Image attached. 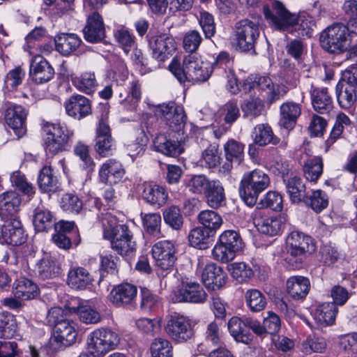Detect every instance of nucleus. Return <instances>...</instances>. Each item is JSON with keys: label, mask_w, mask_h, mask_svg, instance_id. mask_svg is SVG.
Listing matches in <instances>:
<instances>
[{"label": "nucleus", "mask_w": 357, "mask_h": 357, "mask_svg": "<svg viewBox=\"0 0 357 357\" xmlns=\"http://www.w3.org/2000/svg\"><path fill=\"white\" fill-rule=\"evenodd\" d=\"M114 36L126 54L135 47V38L134 35L124 27L115 30Z\"/></svg>", "instance_id": "0e129e2a"}, {"label": "nucleus", "mask_w": 357, "mask_h": 357, "mask_svg": "<svg viewBox=\"0 0 357 357\" xmlns=\"http://www.w3.org/2000/svg\"><path fill=\"white\" fill-rule=\"evenodd\" d=\"M206 202L212 208L220 207L225 199L224 188L219 181L213 180L208 189L204 192Z\"/></svg>", "instance_id": "a19ab883"}, {"label": "nucleus", "mask_w": 357, "mask_h": 357, "mask_svg": "<svg viewBox=\"0 0 357 357\" xmlns=\"http://www.w3.org/2000/svg\"><path fill=\"white\" fill-rule=\"evenodd\" d=\"M66 309L70 313H75L79 315L80 321L86 324H96L100 320V315L93 308L80 305L79 299L72 298L71 301L66 305Z\"/></svg>", "instance_id": "cd10ccee"}, {"label": "nucleus", "mask_w": 357, "mask_h": 357, "mask_svg": "<svg viewBox=\"0 0 357 357\" xmlns=\"http://www.w3.org/2000/svg\"><path fill=\"white\" fill-rule=\"evenodd\" d=\"M151 254L156 266L162 270H169L173 267L176 260V248L170 241H160L155 243Z\"/></svg>", "instance_id": "a211bd4d"}, {"label": "nucleus", "mask_w": 357, "mask_h": 357, "mask_svg": "<svg viewBox=\"0 0 357 357\" xmlns=\"http://www.w3.org/2000/svg\"><path fill=\"white\" fill-rule=\"evenodd\" d=\"M120 342L118 333L108 328H100L87 337V349L93 357H98L115 349Z\"/></svg>", "instance_id": "9b49d317"}, {"label": "nucleus", "mask_w": 357, "mask_h": 357, "mask_svg": "<svg viewBox=\"0 0 357 357\" xmlns=\"http://www.w3.org/2000/svg\"><path fill=\"white\" fill-rule=\"evenodd\" d=\"M254 222L259 231L270 236L278 234L284 227L280 218H263L258 213H255Z\"/></svg>", "instance_id": "f704fd0d"}, {"label": "nucleus", "mask_w": 357, "mask_h": 357, "mask_svg": "<svg viewBox=\"0 0 357 357\" xmlns=\"http://www.w3.org/2000/svg\"><path fill=\"white\" fill-rule=\"evenodd\" d=\"M155 114L158 119L166 121L173 129H177V126L180 128L186 120L183 107L174 102L158 105L155 108Z\"/></svg>", "instance_id": "6ab92c4d"}, {"label": "nucleus", "mask_w": 357, "mask_h": 357, "mask_svg": "<svg viewBox=\"0 0 357 357\" xmlns=\"http://www.w3.org/2000/svg\"><path fill=\"white\" fill-rule=\"evenodd\" d=\"M160 304V301L157 296L148 289H142L140 308L142 311L144 312L153 311L159 307Z\"/></svg>", "instance_id": "774afa93"}, {"label": "nucleus", "mask_w": 357, "mask_h": 357, "mask_svg": "<svg viewBox=\"0 0 357 357\" xmlns=\"http://www.w3.org/2000/svg\"><path fill=\"white\" fill-rule=\"evenodd\" d=\"M36 266L38 274L43 279L54 277L59 273L60 270L56 261L50 256H47L42 259Z\"/></svg>", "instance_id": "4d7b16f0"}, {"label": "nucleus", "mask_w": 357, "mask_h": 357, "mask_svg": "<svg viewBox=\"0 0 357 357\" xmlns=\"http://www.w3.org/2000/svg\"><path fill=\"white\" fill-rule=\"evenodd\" d=\"M7 125L13 130L17 139L22 136V107L15 105L7 109L5 116Z\"/></svg>", "instance_id": "37998d69"}, {"label": "nucleus", "mask_w": 357, "mask_h": 357, "mask_svg": "<svg viewBox=\"0 0 357 357\" xmlns=\"http://www.w3.org/2000/svg\"><path fill=\"white\" fill-rule=\"evenodd\" d=\"M56 218L47 209L37 208L35 211L33 224L37 231H45L55 227Z\"/></svg>", "instance_id": "a18cd8bd"}, {"label": "nucleus", "mask_w": 357, "mask_h": 357, "mask_svg": "<svg viewBox=\"0 0 357 357\" xmlns=\"http://www.w3.org/2000/svg\"><path fill=\"white\" fill-rule=\"evenodd\" d=\"M319 42L321 47L328 52H343L350 43L349 28L343 23L334 22L322 31Z\"/></svg>", "instance_id": "39448f33"}, {"label": "nucleus", "mask_w": 357, "mask_h": 357, "mask_svg": "<svg viewBox=\"0 0 357 357\" xmlns=\"http://www.w3.org/2000/svg\"><path fill=\"white\" fill-rule=\"evenodd\" d=\"M286 288L288 295L294 300H303L310 291V282L307 278L292 276L287 280Z\"/></svg>", "instance_id": "bb28decb"}, {"label": "nucleus", "mask_w": 357, "mask_h": 357, "mask_svg": "<svg viewBox=\"0 0 357 357\" xmlns=\"http://www.w3.org/2000/svg\"><path fill=\"white\" fill-rule=\"evenodd\" d=\"M243 319L231 317L228 322V330L236 342L245 344H250L253 339L252 335L244 330Z\"/></svg>", "instance_id": "ea45409f"}, {"label": "nucleus", "mask_w": 357, "mask_h": 357, "mask_svg": "<svg viewBox=\"0 0 357 357\" xmlns=\"http://www.w3.org/2000/svg\"><path fill=\"white\" fill-rule=\"evenodd\" d=\"M304 175L307 180L317 182L323 172V161L320 157H314L306 161L303 167Z\"/></svg>", "instance_id": "6e6d98bb"}, {"label": "nucleus", "mask_w": 357, "mask_h": 357, "mask_svg": "<svg viewBox=\"0 0 357 357\" xmlns=\"http://www.w3.org/2000/svg\"><path fill=\"white\" fill-rule=\"evenodd\" d=\"M338 104L342 108H350L356 100V88L343 80H340L335 89Z\"/></svg>", "instance_id": "72a5a7b5"}, {"label": "nucleus", "mask_w": 357, "mask_h": 357, "mask_svg": "<svg viewBox=\"0 0 357 357\" xmlns=\"http://www.w3.org/2000/svg\"><path fill=\"white\" fill-rule=\"evenodd\" d=\"M98 174L102 183L112 185L122 180L125 170L119 161L109 159L100 166Z\"/></svg>", "instance_id": "5701e85b"}, {"label": "nucleus", "mask_w": 357, "mask_h": 357, "mask_svg": "<svg viewBox=\"0 0 357 357\" xmlns=\"http://www.w3.org/2000/svg\"><path fill=\"white\" fill-rule=\"evenodd\" d=\"M54 75V70L49 62L40 55L33 56L31 60L29 76L37 84L50 81Z\"/></svg>", "instance_id": "4be33fe9"}, {"label": "nucleus", "mask_w": 357, "mask_h": 357, "mask_svg": "<svg viewBox=\"0 0 357 357\" xmlns=\"http://www.w3.org/2000/svg\"><path fill=\"white\" fill-rule=\"evenodd\" d=\"M152 357H172L173 347L170 342L163 338H156L151 346Z\"/></svg>", "instance_id": "69168bd1"}, {"label": "nucleus", "mask_w": 357, "mask_h": 357, "mask_svg": "<svg viewBox=\"0 0 357 357\" xmlns=\"http://www.w3.org/2000/svg\"><path fill=\"white\" fill-rule=\"evenodd\" d=\"M262 12L268 25L280 31L291 33L296 22V14L291 13L280 1L271 0L263 5Z\"/></svg>", "instance_id": "7ed1b4c3"}, {"label": "nucleus", "mask_w": 357, "mask_h": 357, "mask_svg": "<svg viewBox=\"0 0 357 357\" xmlns=\"http://www.w3.org/2000/svg\"><path fill=\"white\" fill-rule=\"evenodd\" d=\"M312 104L314 109L320 114H328L333 105L331 96L326 88H314L310 90Z\"/></svg>", "instance_id": "c756f323"}, {"label": "nucleus", "mask_w": 357, "mask_h": 357, "mask_svg": "<svg viewBox=\"0 0 357 357\" xmlns=\"http://www.w3.org/2000/svg\"><path fill=\"white\" fill-rule=\"evenodd\" d=\"M43 130L45 132V151L52 155L66 150L74 135L73 131L60 123L46 122L43 125Z\"/></svg>", "instance_id": "6e6552de"}, {"label": "nucleus", "mask_w": 357, "mask_h": 357, "mask_svg": "<svg viewBox=\"0 0 357 357\" xmlns=\"http://www.w3.org/2000/svg\"><path fill=\"white\" fill-rule=\"evenodd\" d=\"M269 184V176L261 170L255 169L243 175L238 189L240 197L248 206H252Z\"/></svg>", "instance_id": "20e7f679"}, {"label": "nucleus", "mask_w": 357, "mask_h": 357, "mask_svg": "<svg viewBox=\"0 0 357 357\" xmlns=\"http://www.w3.org/2000/svg\"><path fill=\"white\" fill-rule=\"evenodd\" d=\"M254 142L259 146L268 144H277L279 139L273 136L271 128L268 124H259L254 128L252 133Z\"/></svg>", "instance_id": "de8ad7c7"}, {"label": "nucleus", "mask_w": 357, "mask_h": 357, "mask_svg": "<svg viewBox=\"0 0 357 357\" xmlns=\"http://www.w3.org/2000/svg\"><path fill=\"white\" fill-rule=\"evenodd\" d=\"M200 225L209 232L216 231L223 223L222 216L213 210L202 211L197 215Z\"/></svg>", "instance_id": "c03bdc74"}, {"label": "nucleus", "mask_w": 357, "mask_h": 357, "mask_svg": "<svg viewBox=\"0 0 357 357\" xmlns=\"http://www.w3.org/2000/svg\"><path fill=\"white\" fill-rule=\"evenodd\" d=\"M3 201L0 202V216L8 213L10 220L6 229L0 226V243H8L13 246L22 244V227L20 216L16 215L20 211L21 197L15 192H8L3 195Z\"/></svg>", "instance_id": "f03ea898"}, {"label": "nucleus", "mask_w": 357, "mask_h": 357, "mask_svg": "<svg viewBox=\"0 0 357 357\" xmlns=\"http://www.w3.org/2000/svg\"><path fill=\"white\" fill-rule=\"evenodd\" d=\"M83 33L84 39L89 43H96L104 39L105 36V24L98 13L93 12L88 16Z\"/></svg>", "instance_id": "412c9836"}, {"label": "nucleus", "mask_w": 357, "mask_h": 357, "mask_svg": "<svg viewBox=\"0 0 357 357\" xmlns=\"http://www.w3.org/2000/svg\"><path fill=\"white\" fill-rule=\"evenodd\" d=\"M227 275L215 264H207L203 270L202 279L204 285L212 290L220 289L226 282Z\"/></svg>", "instance_id": "393cba45"}, {"label": "nucleus", "mask_w": 357, "mask_h": 357, "mask_svg": "<svg viewBox=\"0 0 357 357\" xmlns=\"http://www.w3.org/2000/svg\"><path fill=\"white\" fill-rule=\"evenodd\" d=\"M245 302L251 311L255 312L263 310L267 304L265 296L258 289H249L245 294Z\"/></svg>", "instance_id": "5fc2aeb1"}, {"label": "nucleus", "mask_w": 357, "mask_h": 357, "mask_svg": "<svg viewBox=\"0 0 357 357\" xmlns=\"http://www.w3.org/2000/svg\"><path fill=\"white\" fill-rule=\"evenodd\" d=\"M301 112L298 104L293 102H287L280 107L281 124L286 129H291Z\"/></svg>", "instance_id": "58836bf2"}, {"label": "nucleus", "mask_w": 357, "mask_h": 357, "mask_svg": "<svg viewBox=\"0 0 357 357\" xmlns=\"http://www.w3.org/2000/svg\"><path fill=\"white\" fill-rule=\"evenodd\" d=\"M61 209L70 214H79L83 208L82 201L73 193L64 194L60 202Z\"/></svg>", "instance_id": "13d9d810"}, {"label": "nucleus", "mask_w": 357, "mask_h": 357, "mask_svg": "<svg viewBox=\"0 0 357 357\" xmlns=\"http://www.w3.org/2000/svg\"><path fill=\"white\" fill-rule=\"evenodd\" d=\"M154 147L157 151L172 157L178 156L183 151L179 142L167 139L164 135H159L155 137Z\"/></svg>", "instance_id": "e433bc0d"}, {"label": "nucleus", "mask_w": 357, "mask_h": 357, "mask_svg": "<svg viewBox=\"0 0 357 357\" xmlns=\"http://www.w3.org/2000/svg\"><path fill=\"white\" fill-rule=\"evenodd\" d=\"M296 17V22L292 27L291 34L295 36L311 37L316 27V22L313 17L303 12L297 13Z\"/></svg>", "instance_id": "473e14b6"}, {"label": "nucleus", "mask_w": 357, "mask_h": 357, "mask_svg": "<svg viewBox=\"0 0 357 357\" xmlns=\"http://www.w3.org/2000/svg\"><path fill=\"white\" fill-rule=\"evenodd\" d=\"M326 348V340L316 335H310L301 345V351L305 354H310L313 352L322 353Z\"/></svg>", "instance_id": "052dcab7"}, {"label": "nucleus", "mask_w": 357, "mask_h": 357, "mask_svg": "<svg viewBox=\"0 0 357 357\" xmlns=\"http://www.w3.org/2000/svg\"><path fill=\"white\" fill-rule=\"evenodd\" d=\"M337 311L334 303H324L316 308L313 317L321 326H330L334 323Z\"/></svg>", "instance_id": "4c0bfd02"}, {"label": "nucleus", "mask_w": 357, "mask_h": 357, "mask_svg": "<svg viewBox=\"0 0 357 357\" xmlns=\"http://www.w3.org/2000/svg\"><path fill=\"white\" fill-rule=\"evenodd\" d=\"M256 90L269 103H273L283 98L289 91V88L284 84H275L268 76L251 75L244 82L243 90L249 92Z\"/></svg>", "instance_id": "423d86ee"}, {"label": "nucleus", "mask_w": 357, "mask_h": 357, "mask_svg": "<svg viewBox=\"0 0 357 357\" xmlns=\"http://www.w3.org/2000/svg\"><path fill=\"white\" fill-rule=\"evenodd\" d=\"M211 183V181L203 174L193 175L187 181V187L194 194L205 192Z\"/></svg>", "instance_id": "338daca9"}, {"label": "nucleus", "mask_w": 357, "mask_h": 357, "mask_svg": "<svg viewBox=\"0 0 357 357\" xmlns=\"http://www.w3.org/2000/svg\"><path fill=\"white\" fill-rule=\"evenodd\" d=\"M233 36L236 46L241 51H254L260 36L259 25L249 19L241 20L234 24Z\"/></svg>", "instance_id": "f8f14e48"}, {"label": "nucleus", "mask_w": 357, "mask_h": 357, "mask_svg": "<svg viewBox=\"0 0 357 357\" xmlns=\"http://www.w3.org/2000/svg\"><path fill=\"white\" fill-rule=\"evenodd\" d=\"M256 90L269 103H273L283 98L289 91V88L284 84H275L268 76L251 75L244 82L243 90L249 92Z\"/></svg>", "instance_id": "0eeeda50"}, {"label": "nucleus", "mask_w": 357, "mask_h": 357, "mask_svg": "<svg viewBox=\"0 0 357 357\" xmlns=\"http://www.w3.org/2000/svg\"><path fill=\"white\" fill-rule=\"evenodd\" d=\"M152 56L158 61H164L176 50L174 38L167 33H160L149 39Z\"/></svg>", "instance_id": "f3484780"}, {"label": "nucleus", "mask_w": 357, "mask_h": 357, "mask_svg": "<svg viewBox=\"0 0 357 357\" xmlns=\"http://www.w3.org/2000/svg\"><path fill=\"white\" fill-rule=\"evenodd\" d=\"M225 156L227 161L239 165L244 158V145L235 140L229 139L224 145Z\"/></svg>", "instance_id": "8fccbe9b"}, {"label": "nucleus", "mask_w": 357, "mask_h": 357, "mask_svg": "<svg viewBox=\"0 0 357 357\" xmlns=\"http://www.w3.org/2000/svg\"><path fill=\"white\" fill-rule=\"evenodd\" d=\"M137 287L129 283L121 284L112 289L109 294L110 301L116 307L130 304L135 298Z\"/></svg>", "instance_id": "b1692460"}, {"label": "nucleus", "mask_w": 357, "mask_h": 357, "mask_svg": "<svg viewBox=\"0 0 357 357\" xmlns=\"http://www.w3.org/2000/svg\"><path fill=\"white\" fill-rule=\"evenodd\" d=\"M38 183L43 192H54L58 188V179L51 166L45 165L40 171Z\"/></svg>", "instance_id": "79ce46f5"}, {"label": "nucleus", "mask_w": 357, "mask_h": 357, "mask_svg": "<svg viewBox=\"0 0 357 357\" xmlns=\"http://www.w3.org/2000/svg\"><path fill=\"white\" fill-rule=\"evenodd\" d=\"M188 241L191 246L204 250L211 243L209 231L203 227H197L190 230Z\"/></svg>", "instance_id": "3c124183"}, {"label": "nucleus", "mask_w": 357, "mask_h": 357, "mask_svg": "<svg viewBox=\"0 0 357 357\" xmlns=\"http://www.w3.org/2000/svg\"><path fill=\"white\" fill-rule=\"evenodd\" d=\"M164 222L174 230L178 231L183 226V217L180 208L174 205L166 208L162 213Z\"/></svg>", "instance_id": "603ef678"}, {"label": "nucleus", "mask_w": 357, "mask_h": 357, "mask_svg": "<svg viewBox=\"0 0 357 357\" xmlns=\"http://www.w3.org/2000/svg\"><path fill=\"white\" fill-rule=\"evenodd\" d=\"M64 107L66 114L77 120H81L92 112L91 101L79 94L73 95L67 99Z\"/></svg>", "instance_id": "aec40b11"}, {"label": "nucleus", "mask_w": 357, "mask_h": 357, "mask_svg": "<svg viewBox=\"0 0 357 357\" xmlns=\"http://www.w3.org/2000/svg\"><path fill=\"white\" fill-rule=\"evenodd\" d=\"M142 198L151 206L160 208L167 203L168 193L162 186L147 185L143 190Z\"/></svg>", "instance_id": "2f4dec72"}, {"label": "nucleus", "mask_w": 357, "mask_h": 357, "mask_svg": "<svg viewBox=\"0 0 357 357\" xmlns=\"http://www.w3.org/2000/svg\"><path fill=\"white\" fill-rule=\"evenodd\" d=\"M284 182L291 201L294 203L303 202L307 192L302 179L296 175H292L288 178H284Z\"/></svg>", "instance_id": "c9c22d12"}, {"label": "nucleus", "mask_w": 357, "mask_h": 357, "mask_svg": "<svg viewBox=\"0 0 357 357\" xmlns=\"http://www.w3.org/2000/svg\"><path fill=\"white\" fill-rule=\"evenodd\" d=\"M142 224L150 234L158 236L160 233L161 216L158 213H141Z\"/></svg>", "instance_id": "680f3d73"}, {"label": "nucleus", "mask_w": 357, "mask_h": 357, "mask_svg": "<svg viewBox=\"0 0 357 357\" xmlns=\"http://www.w3.org/2000/svg\"><path fill=\"white\" fill-rule=\"evenodd\" d=\"M229 271L232 277L239 282H244L252 278L254 271L245 262H235L229 266Z\"/></svg>", "instance_id": "bf43d9fd"}, {"label": "nucleus", "mask_w": 357, "mask_h": 357, "mask_svg": "<svg viewBox=\"0 0 357 357\" xmlns=\"http://www.w3.org/2000/svg\"><path fill=\"white\" fill-rule=\"evenodd\" d=\"M172 299L175 303H204L207 300V294L198 282L182 278L173 291Z\"/></svg>", "instance_id": "4468645a"}, {"label": "nucleus", "mask_w": 357, "mask_h": 357, "mask_svg": "<svg viewBox=\"0 0 357 357\" xmlns=\"http://www.w3.org/2000/svg\"><path fill=\"white\" fill-rule=\"evenodd\" d=\"M109 112V108L107 105L100 106L94 149L97 153L102 157L112 155L115 150V142L112 136L111 129L108 123Z\"/></svg>", "instance_id": "ddd939ff"}, {"label": "nucleus", "mask_w": 357, "mask_h": 357, "mask_svg": "<svg viewBox=\"0 0 357 357\" xmlns=\"http://www.w3.org/2000/svg\"><path fill=\"white\" fill-rule=\"evenodd\" d=\"M165 331L177 343L185 342L194 336V330L190 320L187 317L176 312L172 313L168 317Z\"/></svg>", "instance_id": "2eb2a0df"}, {"label": "nucleus", "mask_w": 357, "mask_h": 357, "mask_svg": "<svg viewBox=\"0 0 357 357\" xmlns=\"http://www.w3.org/2000/svg\"><path fill=\"white\" fill-rule=\"evenodd\" d=\"M73 85L79 91L86 94L93 93L97 86V82L93 73H84L79 77L73 79Z\"/></svg>", "instance_id": "864d4df0"}, {"label": "nucleus", "mask_w": 357, "mask_h": 357, "mask_svg": "<svg viewBox=\"0 0 357 357\" xmlns=\"http://www.w3.org/2000/svg\"><path fill=\"white\" fill-rule=\"evenodd\" d=\"M17 329V322L13 314L8 312H0V333L3 337H12Z\"/></svg>", "instance_id": "e2e57ef3"}, {"label": "nucleus", "mask_w": 357, "mask_h": 357, "mask_svg": "<svg viewBox=\"0 0 357 357\" xmlns=\"http://www.w3.org/2000/svg\"><path fill=\"white\" fill-rule=\"evenodd\" d=\"M303 202L310 206L314 212L320 213L328 205V197L321 190L307 192Z\"/></svg>", "instance_id": "09e8293b"}, {"label": "nucleus", "mask_w": 357, "mask_h": 357, "mask_svg": "<svg viewBox=\"0 0 357 357\" xmlns=\"http://www.w3.org/2000/svg\"><path fill=\"white\" fill-rule=\"evenodd\" d=\"M203 146H206V149L202 152V157L199 160L200 165L206 168H213L220 164V156L218 153V146L208 144V142L204 139H201Z\"/></svg>", "instance_id": "49530a36"}, {"label": "nucleus", "mask_w": 357, "mask_h": 357, "mask_svg": "<svg viewBox=\"0 0 357 357\" xmlns=\"http://www.w3.org/2000/svg\"><path fill=\"white\" fill-rule=\"evenodd\" d=\"M93 282V276L83 267H72L68 271L67 284L72 289H86Z\"/></svg>", "instance_id": "c85d7f7f"}, {"label": "nucleus", "mask_w": 357, "mask_h": 357, "mask_svg": "<svg viewBox=\"0 0 357 357\" xmlns=\"http://www.w3.org/2000/svg\"><path fill=\"white\" fill-rule=\"evenodd\" d=\"M56 50L61 54L68 56L76 51L81 45L82 39L75 33H62L54 39Z\"/></svg>", "instance_id": "7c9ffc66"}, {"label": "nucleus", "mask_w": 357, "mask_h": 357, "mask_svg": "<svg viewBox=\"0 0 357 357\" xmlns=\"http://www.w3.org/2000/svg\"><path fill=\"white\" fill-rule=\"evenodd\" d=\"M229 62V54L225 52H220L211 65L202 61L195 54H189L185 56L182 66L174 59L169 68L181 83L203 82L209 78L213 68L220 67L225 69Z\"/></svg>", "instance_id": "f257e3e1"}, {"label": "nucleus", "mask_w": 357, "mask_h": 357, "mask_svg": "<svg viewBox=\"0 0 357 357\" xmlns=\"http://www.w3.org/2000/svg\"><path fill=\"white\" fill-rule=\"evenodd\" d=\"M287 251L291 257L288 258L289 263L298 267L303 259L316 250L312 238L303 232L294 231L291 232L286 239Z\"/></svg>", "instance_id": "1a4fd4ad"}, {"label": "nucleus", "mask_w": 357, "mask_h": 357, "mask_svg": "<svg viewBox=\"0 0 357 357\" xmlns=\"http://www.w3.org/2000/svg\"><path fill=\"white\" fill-rule=\"evenodd\" d=\"M103 238L110 241H120L133 236L132 231L126 224L119 225L115 216L106 213L102 218Z\"/></svg>", "instance_id": "dca6fc26"}, {"label": "nucleus", "mask_w": 357, "mask_h": 357, "mask_svg": "<svg viewBox=\"0 0 357 357\" xmlns=\"http://www.w3.org/2000/svg\"><path fill=\"white\" fill-rule=\"evenodd\" d=\"M244 247L243 240L238 233L234 230L225 231L212 250L215 259L223 263L232 261L237 253Z\"/></svg>", "instance_id": "9d476101"}, {"label": "nucleus", "mask_w": 357, "mask_h": 357, "mask_svg": "<svg viewBox=\"0 0 357 357\" xmlns=\"http://www.w3.org/2000/svg\"><path fill=\"white\" fill-rule=\"evenodd\" d=\"M77 335L76 324L72 321H60L54 326V340L64 347L73 344Z\"/></svg>", "instance_id": "a878e982"}]
</instances>
